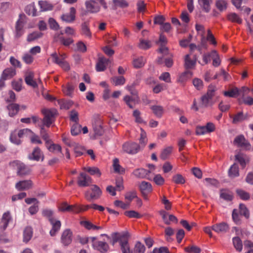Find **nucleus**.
I'll list each match as a JSON object with an SVG mask.
<instances>
[{
  "label": "nucleus",
  "instance_id": "obj_35",
  "mask_svg": "<svg viewBox=\"0 0 253 253\" xmlns=\"http://www.w3.org/2000/svg\"><path fill=\"white\" fill-rule=\"evenodd\" d=\"M151 109L153 113L158 118H161L164 113V108L160 105H153L151 106Z\"/></svg>",
  "mask_w": 253,
  "mask_h": 253
},
{
  "label": "nucleus",
  "instance_id": "obj_34",
  "mask_svg": "<svg viewBox=\"0 0 253 253\" xmlns=\"http://www.w3.org/2000/svg\"><path fill=\"white\" fill-rule=\"evenodd\" d=\"M111 80L115 86L122 85L126 82V79L123 76H115L112 77Z\"/></svg>",
  "mask_w": 253,
  "mask_h": 253
},
{
  "label": "nucleus",
  "instance_id": "obj_23",
  "mask_svg": "<svg viewBox=\"0 0 253 253\" xmlns=\"http://www.w3.org/2000/svg\"><path fill=\"white\" fill-rule=\"evenodd\" d=\"M24 25V20L19 19L16 24L15 37L17 38L20 37L24 33L23 28Z\"/></svg>",
  "mask_w": 253,
  "mask_h": 253
},
{
  "label": "nucleus",
  "instance_id": "obj_40",
  "mask_svg": "<svg viewBox=\"0 0 253 253\" xmlns=\"http://www.w3.org/2000/svg\"><path fill=\"white\" fill-rule=\"evenodd\" d=\"M232 241L235 248L237 251L240 252L243 248V244L241 240L238 237H235L233 238Z\"/></svg>",
  "mask_w": 253,
  "mask_h": 253
},
{
  "label": "nucleus",
  "instance_id": "obj_24",
  "mask_svg": "<svg viewBox=\"0 0 253 253\" xmlns=\"http://www.w3.org/2000/svg\"><path fill=\"white\" fill-rule=\"evenodd\" d=\"M235 158L243 168L246 167L247 163L249 162V159L247 156L242 153L237 154L235 156Z\"/></svg>",
  "mask_w": 253,
  "mask_h": 253
},
{
  "label": "nucleus",
  "instance_id": "obj_53",
  "mask_svg": "<svg viewBox=\"0 0 253 253\" xmlns=\"http://www.w3.org/2000/svg\"><path fill=\"white\" fill-rule=\"evenodd\" d=\"M239 94V89L237 87H235L229 91L224 92V95L225 96L234 97Z\"/></svg>",
  "mask_w": 253,
  "mask_h": 253
},
{
  "label": "nucleus",
  "instance_id": "obj_61",
  "mask_svg": "<svg viewBox=\"0 0 253 253\" xmlns=\"http://www.w3.org/2000/svg\"><path fill=\"white\" fill-rule=\"evenodd\" d=\"M247 118V115H244L242 112L238 113L233 118V123H237L244 121Z\"/></svg>",
  "mask_w": 253,
  "mask_h": 253
},
{
  "label": "nucleus",
  "instance_id": "obj_57",
  "mask_svg": "<svg viewBox=\"0 0 253 253\" xmlns=\"http://www.w3.org/2000/svg\"><path fill=\"white\" fill-rule=\"evenodd\" d=\"M236 192L239 197L243 200H248L250 199V194L244 190L237 189Z\"/></svg>",
  "mask_w": 253,
  "mask_h": 253
},
{
  "label": "nucleus",
  "instance_id": "obj_29",
  "mask_svg": "<svg viewBox=\"0 0 253 253\" xmlns=\"http://www.w3.org/2000/svg\"><path fill=\"white\" fill-rule=\"evenodd\" d=\"M211 2L212 0H198L199 5L206 12L210 11Z\"/></svg>",
  "mask_w": 253,
  "mask_h": 253
},
{
  "label": "nucleus",
  "instance_id": "obj_36",
  "mask_svg": "<svg viewBox=\"0 0 253 253\" xmlns=\"http://www.w3.org/2000/svg\"><path fill=\"white\" fill-rule=\"evenodd\" d=\"M42 35L43 34L41 32H34L28 35L27 40L29 42H31L41 38Z\"/></svg>",
  "mask_w": 253,
  "mask_h": 253
},
{
  "label": "nucleus",
  "instance_id": "obj_55",
  "mask_svg": "<svg viewBox=\"0 0 253 253\" xmlns=\"http://www.w3.org/2000/svg\"><path fill=\"white\" fill-rule=\"evenodd\" d=\"M74 89V85L68 84L65 86L63 87V90L64 93L69 96H71Z\"/></svg>",
  "mask_w": 253,
  "mask_h": 253
},
{
  "label": "nucleus",
  "instance_id": "obj_50",
  "mask_svg": "<svg viewBox=\"0 0 253 253\" xmlns=\"http://www.w3.org/2000/svg\"><path fill=\"white\" fill-rule=\"evenodd\" d=\"M239 212L240 215H244L246 218H248L250 216L249 211L244 204H240Z\"/></svg>",
  "mask_w": 253,
  "mask_h": 253
},
{
  "label": "nucleus",
  "instance_id": "obj_26",
  "mask_svg": "<svg viewBox=\"0 0 253 253\" xmlns=\"http://www.w3.org/2000/svg\"><path fill=\"white\" fill-rule=\"evenodd\" d=\"M16 74L15 69L13 68H8L5 69L2 74L1 77L6 80L11 79Z\"/></svg>",
  "mask_w": 253,
  "mask_h": 253
},
{
  "label": "nucleus",
  "instance_id": "obj_30",
  "mask_svg": "<svg viewBox=\"0 0 253 253\" xmlns=\"http://www.w3.org/2000/svg\"><path fill=\"white\" fill-rule=\"evenodd\" d=\"M81 224L88 230H99L103 229L102 226L95 225L87 220L82 221L81 222Z\"/></svg>",
  "mask_w": 253,
  "mask_h": 253
},
{
  "label": "nucleus",
  "instance_id": "obj_16",
  "mask_svg": "<svg viewBox=\"0 0 253 253\" xmlns=\"http://www.w3.org/2000/svg\"><path fill=\"white\" fill-rule=\"evenodd\" d=\"M211 228L218 233H224L229 230V226L225 222H221L213 225Z\"/></svg>",
  "mask_w": 253,
  "mask_h": 253
},
{
  "label": "nucleus",
  "instance_id": "obj_22",
  "mask_svg": "<svg viewBox=\"0 0 253 253\" xmlns=\"http://www.w3.org/2000/svg\"><path fill=\"white\" fill-rule=\"evenodd\" d=\"M34 75L32 72L27 73L25 76V81L27 84L36 88L38 86V84L34 80Z\"/></svg>",
  "mask_w": 253,
  "mask_h": 253
},
{
  "label": "nucleus",
  "instance_id": "obj_54",
  "mask_svg": "<svg viewBox=\"0 0 253 253\" xmlns=\"http://www.w3.org/2000/svg\"><path fill=\"white\" fill-rule=\"evenodd\" d=\"M228 19L233 22L241 24L242 22V19L235 13H230L228 15Z\"/></svg>",
  "mask_w": 253,
  "mask_h": 253
},
{
  "label": "nucleus",
  "instance_id": "obj_6",
  "mask_svg": "<svg viewBox=\"0 0 253 253\" xmlns=\"http://www.w3.org/2000/svg\"><path fill=\"white\" fill-rule=\"evenodd\" d=\"M234 143L238 147H241L245 150H250L251 144L246 139L243 135H240L236 136L234 140Z\"/></svg>",
  "mask_w": 253,
  "mask_h": 253
},
{
  "label": "nucleus",
  "instance_id": "obj_15",
  "mask_svg": "<svg viewBox=\"0 0 253 253\" xmlns=\"http://www.w3.org/2000/svg\"><path fill=\"white\" fill-rule=\"evenodd\" d=\"M72 232L70 229L64 231L61 236V242L65 246H68L72 242Z\"/></svg>",
  "mask_w": 253,
  "mask_h": 253
},
{
  "label": "nucleus",
  "instance_id": "obj_4",
  "mask_svg": "<svg viewBox=\"0 0 253 253\" xmlns=\"http://www.w3.org/2000/svg\"><path fill=\"white\" fill-rule=\"evenodd\" d=\"M140 146L135 142H127L123 146L124 151L129 154H135L138 152Z\"/></svg>",
  "mask_w": 253,
  "mask_h": 253
},
{
  "label": "nucleus",
  "instance_id": "obj_52",
  "mask_svg": "<svg viewBox=\"0 0 253 253\" xmlns=\"http://www.w3.org/2000/svg\"><path fill=\"white\" fill-rule=\"evenodd\" d=\"M151 46V42L150 41L141 39L140 40V43L139 44V47L140 48L146 50Z\"/></svg>",
  "mask_w": 253,
  "mask_h": 253
},
{
  "label": "nucleus",
  "instance_id": "obj_3",
  "mask_svg": "<svg viewBox=\"0 0 253 253\" xmlns=\"http://www.w3.org/2000/svg\"><path fill=\"white\" fill-rule=\"evenodd\" d=\"M42 113L44 116L43 119V125L47 127H49L54 121V118L56 115L57 111L54 109H43L42 111Z\"/></svg>",
  "mask_w": 253,
  "mask_h": 253
},
{
  "label": "nucleus",
  "instance_id": "obj_11",
  "mask_svg": "<svg viewBox=\"0 0 253 253\" xmlns=\"http://www.w3.org/2000/svg\"><path fill=\"white\" fill-rule=\"evenodd\" d=\"M33 182L31 180H22L15 184V188L18 191L26 190L32 188Z\"/></svg>",
  "mask_w": 253,
  "mask_h": 253
},
{
  "label": "nucleus",
  "instance_id": "obj_62",
  "mask_svg": "<svg viewBox=\"0 0 253 253\" xmlns=\"http://www.w3.org/2000/svg\"><path fill=\"white\" fill-rule=\"evenodd\" d=\"M125 214L129 218H140L141 217V215L135 211H126Z\"/></svg>",
  "mask_w": 253,
  "mask_h": 253
},
{
  "label": "nucleus",
  "instance_id": "obj_9",
  "mask_svg": "<svg viewBox=\"0 0 253 253\" xmlns=\"http://www.w3.org/2000/svg\"><path fill=\"white\" fill-rule=\"evenodd\" d=\"M76 10L75 8L72 7L70 9V13L62 14L61 16V19L63 21L66 23H72L76 19Z\"/></svg>",
  "mask_w": 253,
  "mask_h": 253
},
{
  "label": "nucleus",
  "instance_id": "obj_13",
  "mask_svg": "<svg viewBox=\"0 0 253 253\" xmlns=\"http://www.w3.org/2000/svg\"><path fill=\"white\" fill-rule=\"evenodd\" d=\"M11 219L10 213L9 212H5L3 214L1 219H0V230H4Z\"/></svg>",
  "mask_w": 253,
  "mask_h": 253
},
{
  "label": "nucleus",
  "instance_id": "obj_8",
  "mask_svg": "<svg viewBox=\"0 0 253 253\" xmlns=\"http://www.w3.org/2000/svg\"><path fill=\"white\" fill-rule=\"evenodd\" d=\"M91 182V177L84 172H81L78 178V184L81 187L88 186Z\"/></svg>",
  "mask_w": 253,
  "mask_h": 253
},
{
  "label": "nucleus",
  "instance_id": "obj_17",
  "mask_svg": "<svg viewBox=\"0 0 253 253\" xmlns=\"http://www.w3.org/2000/svg\"><path fill=\"white\" fill-rule=\"evenodd\" d=\"M109 61V60L105 57H100L96 65V71L98 72L104 71Z\"/></svg>",
  "mask_w": 253,
  "mask_h": 253
},
{
  "label": "nucleus",
  "instance_id": "obj_21",
  "mask_svg": "<svg viewBox=\"0 0 253 253\" xmlns=\"http://www.w3.org/2000/svg\"><path fill=\"white\" fill-rule=\"evenodd\" d=\"M59 211H72L77 212L78 209L75 206L69 205L66 202L62 203L58 208Z\"/></svg>",
  "mask_w": 253,
  "mask_h": 253
},
{
  "label": "nucleus",
  "instance_id": "obj_28",
  "mask_svg": "<svg viewBox=\"0 0 253 253\" xmlns=\"http://www.w3.org/2000/svg\"><path fill=\"white\" fill-rule=\"evenodd\" d=\"M39 5L42 11L51 10L53 7V5L47 1L40 0L39 1Z\"/></svg>",
  "mask_w": 253,
  "mask_h": 253
},
{
  "label": "nucleus",
  "instance_id": "obj_10",
  "mask_svg": "<svg viewBox=\"0 0 253 253\" xmlns=\"http://www.w3.org/2000/svg\"><path fill=\"white\" fill-rule=\"evenodd\" d=\"M51 57L52 59V61L58 64L64 70H68L70 69V66L69 64L65 60H59L58 55L56 52L52 53L51 54Z\"/></svg>",
  "mask_w": 253,
  "mask_h": 253
},
{
  "label": "nucleus",
  "instance_id": "obj_25",
  "mask_svg": "<svg viewBox=\"0 0 253 253\" xmlns=\"http://www.w3.org/2000/svg\"><path fill=\"white\" fill-rule=\"evenodd\" d=\"M201 103L200 106L201 107H208L213 105L212 98L203 95L201 98Z\"/></svg>",
  "mask_w": 253,
  "mask_h": 253
},
{
  "label": "nucleus",
  "instance_id": "obj_12",
  "mask_svg": "<svg viewBox=\"0 0 253 253\" xmlns=\"http://www.w3.org/2000/svg\"><path fill=\"white\" fill-rule=\"evenodd\" d=\"M29 158L30 160L39 161L41 159L42 161H43L44 159V155L39 147H36L32 153L29 155Z\"/></svg>",
  "mask_w": 253,
  "mask_h": 253
},
{
  "label": "nucleus",
  "instance_id": "obj_5",
  "mask_svg": "<svg viewBox=\"0 0 253 253\" xmlns=\"http://www.w3.org/2000/svg\"><path fill=\"white\" fill-rule=\"evenodd\" d=\"M98 0H89L85 2L87 11L91 13H95L100 11Z\"/></svg>",
  "mask_w": 253,
  "mask_h": 253
},
{
  "label": "nucleus",
  "instance_id": "obj_51",
  "mask_svg": "<svg viewBox=\"0 0 253 253\" xmlns=\"http://www.w3.org/2000/svg\"><path fill=\"white\" fill-rule=\"evenodd\" d=\"M172 150V146H169L164 149L161 152L160 157L163 160L167 159L170 154L171 153Z\"/></svg>",
  "mask_w": 253,
  "mask_h": 253
},
{
  "label": "nucleus",
  "instance_id": "obj_31",
  "mask_svg": "<svg viewBox=\"0 0 253 253\" xmlns=\"http://www.w3.org/2000/svg\"><path fill=\"white\" fill-rule=\"evenodd\" d=\"M184 61V66L186 69L193 68L195 67L196 63V59H191L189 54H187L185 56Z\"/></svg>",
  "mask_w": 253,
  "mask_h": 253
},
{
  "label": "nucleus",
  "instance_id": "obj_42",
  "mask_svg": "<svg viewBox=\"0 0 253 253\" xmlns=\"http://www.w3.org/2000/svg\"><path fill=\"white\" fill-rule=\"evenodd\" d=\"M25 11L27 14L29 15L35 16L37 15V10L36 9L34 4H30L28 5L25 9Z\"/></svg>",
  "mask_w": 253,
  "mask_h": 253
},
{
  "label": "nucleus",
  "instance_id": "obj_58",
  "mask_svg": "<svg viewBox=\"0 0 253 253\" xmlns=\"http://www.w3.org/2000/svg\"><path fill=\"white\" fill-rule=\"evenodd\" d=\"M23 80L22 79H19L17 81H14L12 82V85L13 88L17 91H20L22 89V84Z\"/></svg>",
  "mask_w": 253,
  "mask_h": 253
},
{
  "label": "nucleus",
  "instance_id": "obj_14",
  "mask_svg": "<svg viewBox=\"0 0 253 253\" xmlns=\"http://www.w3.org/2000/svg\"><path fill=\"white\" fill-rule=\"evenodd\" d=\"M93 248L101 253H105L108 251L109 247L106 242L99 241L93 244Z\"/></svg>",
  "mask_w": 253,
  "mask_h": 253
},
{
  "label": "nucleus",
  "instance_id": "obj_46",
  "mask_svg": "<svg viewBox=\"0 0 253 253\" xmlns=\"http://www.w3.org/2000/svg\"><path fill=\"white\" fill-rule=\"evenodd\" d=\"M10 140L12 143L16 145H19L21 143V141L20 138L18 137L16 130H14L11 132L10 136Z\"/></svg>",
  "mask_w": 253,
  "mask_h": 253
},
{
  "label": "nucleus",
  "instance_id": "obj_38",
  "mask_svg": "<svg viewBox=\"0 0 253 253\" xmlns=\"http://www.w3.org/2000/svg\"><path fill=\"white\" fill-rule=\"evenodd\" d=\"M145 246L139 241L136 242L134 249V253H144L145 252Z\"/></svg>",
  "mask_w": 253,
  "mask_h": 253
},
{
  "label": "nucleus",
  "instance_id": "obj_63",
  "mask_svg": "<svg viewBox=\"0 0 253 253\" xmlns=\"http://www.w3.org/2000/svg\"><path fill=\"white\" fill-rule=\"evenodd\" d=\"M173 181L176 184H183L185 183V179L183 176L180 174H177L173 176Z\"/></svg>",
  "mask_w": 253,
  "mask_h": 253
},
{
  "label": "nucleus",
  "instance_id": "obj_64",
  "mask_svg": "<svg viewBox=\"0 0 253 253\" xmlns=\"http://www.w3.org/2000/svg\"><path fill=\"white\" fill-rule=\"evenodd\" d=\"M48 24L50 29L54 30H57L59 29V25L58 23L53 18H49L48 19Z\"/></svg>",
  "mask_w": 253,
  "mask_h": 253
},
{
  "label": "nucleus",
  "instance_id": "obj_20",
  "mask_svg": "<svg viewBox=\"0 0 253 253\" xmlns=\"http://www.w3.org/2000/svg\"><path fill=\"white\" fill-rule=\"evenodd\" d=\"M139 189L143 195H146L152 190L151 184L145 181L141 182L139 185Z\"/></svg>",
  "mask_w": 253,
  "mask_h": 253
},
{
  "label": "nucleus",
  "instance_id": "obj_37",
  "mask_svg": "<svg viewBox=\"0 0 253 253\" xmlns=\"http://www.w3.org/2000/svg\"><path fill=\"white\" fill-rule=\"evenodd\" d=\"M47 149L51 152L54 153L55 151L61 152L62 148L60 145L51 143V141L48 144L46 145Z\"/></svg>",
  "mask_w": 253,
  "mask_h": 253
},
{
  "label": "nucleus",
  "instance_id": "obj_2",
  "mask_svg": "<svg viewBox=\"0 0 253 253\" xmlns=\"http://www.w3.org/2000/svg\"><path fill=\"white\" fill-rule=\"evenodd\" d=\"M102 195V191L96 185H92L90 188L85 191L84 196L88 201L96 200L100 198Z\"/></svg>",
  "mask_w": 253,
  "mask_h": 253
},
{
  "label": "nucleus",
  "instance_id": "obj_59",
  "mask_svg": "<svg viewBox=\"0 0 253 253\" xmlns=\"http://www.w3.org/2000/svg\"><path fill=\"white\" fill-rule=\"evenodd\" d=\"M217 55V52L215 50H213L211 53L205 54L203 56V61L205 64H208L211 60V57H214Z\"/></svg>",
  "mask_w": 253,
  "mask_h": 253
},
{
  "label": "nucleus",
  "instance_id": "obj_1",
  "mask_svg": "<svg viewBox=\"0 0 253 253\" xmlns=\"http://www.w3.org/2000/svg\"><path fill=\"white\" fill-rule=\"evenodd\" d=\"M9 166L13 169H17V174L22 176L29 174L31 172L30 168L18 160H14L9 162Z\"/></svg>",
  "mask_w": 253,
  "mask_h": 253
},
{
  "label": "nucleus",
  "instance_id": "obj_48",
  "mask_svg": "<svg viewBox=\"0 0 253 253\" xmlns=\"http://www.w3.org/2000/svg\"><path fill=\"white\" fill-rule=\"evenodd\" d=\"M193 76V73L190 71H186L183 73L179 77L178 81L183 83Z\"/></svg>",
  "mask_w": 253,
  "mask_h": 253
},
{
  "label": "nucleus",
  "instance_id": "obj_49",
  "mask_svg": "<svg viewBox=\"0 0 253 253\" xmlns=\"http://www.w3.org/2000/svg\"><path fill=\"white\" fill-rule=\"evenodd\" d=\"M84 169L91 175H96L98 176H100L101 174L100 170L96 167H87L84 168Z\"/></svg>",
  "mask_w": 253,
  "mask_h": 253
},
{
  "label": "nucleus",
  "instance_id": "obj_27",
  "mask_svg": "<svg viewBox=\"0 0 253 253\" xmlns=\"http://www.w3.org/2000/svg\"><path fill=\"white\" fill-rule=\"evenodd\" d=\"M33 236V229L30 226L26 227L23 231V241L27 243Z\"/></svg>",
  "mask_w": 253,
  "mask_h": 253
},
{
  "label": "nucleus",
  "instance_id": "obj_47",
  "mask_svg": "<svg viewBox=\"0 0 253 253\" xmlns=\"http://www.w3.org/2000/svg\"><path fill=\"white\" fill-rule=\"evenodd\" d=\"M81 132V126L78 123H74L71 128V132L73 135H77Z\"/></svg>",
  "mask_w": 253,
  "mask_h": 253
},
{
  "label": "nucleus",
  "instance_id": "obj_45",
  "mask_svg": "<svg viewBox=\"0 0 253 253\" xmlns=\"http://www.w3.org/2000/svg\"><path fill=\"white\" fill-rule=\"evenodd\" d=\"M113 168L116 172L123 173L125 172L124 169L120 165L119 160L117 158L113 160Z\"/></svg>",
  "mask_w": 253,
  "mask_h": 253
},
{
  "label": "nucleus",
  "instance_id": "obj_41",
  "mask_svg": "<svg viewBox=\"0 0 253 253\" xmlns=\"http://www.w3.org/2000/svg\"><path fill=\"white\" fill-rule=\"evenodd\" d=\"M220 196L222 199L228 201H231L233 198L232 193L226 190H221Z\"/></svg>",
  "mask_w": 253,
  "mask_h": 253
},
{
  "label": "nucleus",
  "instance_id": "obj_32",
  "mask_svg": "<svg viewBox=\"0 0 253 253\" xmlns=\"http://www.w3.org/2000/svg\"><path fill=\"white\" fill-rule=\"evenodd\" d=\"M228 175L231 178L239 176V168L237 164H234L230 167L228 170Z\"/></svg>",
  "mask_w": 253,
  "mask_h": 253
},
{
  "label": "nucleus",
  "instance_id": "obj_56",
  "mask_svg": "<svg viewBox=\"0 0 253 253\" xmlns=\"http://www.w3.org/2000/svg\"><path fill=\"white\" fill-rule=\"evenodd\" d=\"M184 251L188 253H200L201 252L200 248L194 245L185 248Z\"/></svg>",
  "mask_w": 253,
  "mask_h": 253
},
{
  "label": "nucleus",
  "instance_id": "obj_44",
  "mask_svg": "<svg viewBox=\"0 0 253 253\" xmlns=\"http://www.w3.org/2000/svg\"><path fill=\"white\" fill-rule=\"evenodd\" d=\"M119 244L122 253H130V247L128 241H121Z\"/></svg>",
  "mask_w": 253,
  "mask_h": 253
},
{
  "label": "nucleus",
  "instance_id": "obj_43",
  "mask_svg": "<svg viewBox=\"0 0 253 253\" xmlns=\"http://www.w3.org/2000/svg\"><path fill=\"white\" fill-rule=\"evenodd\" d=\"M145 62V59L143 57H140L133 60V65L134 68H139L144 66Z\"/></svg>",
  "mask_w": 253,
  "mask_h": 253
},
{
  "label": "nucleus",
  "instance_id": "obj_39",
  "mask_svg": "<svg viewBox=\"0 0 253 253\" xmlns=\"http://www.w3.org/2000/svg\"><path fill=\"white\" fill-rule=\"evenodd\" d=\"M82 34L86 37L90 38L91 37V33L86 22H84L81 26Z\"/></svg>",
  "mask_w": 253,
  "mask_h": 253
},
{
  "label": "nucleus",
  "instance_id": "obj_7",
  "mask_svg": "<svg viewBox=\"0 0 253 253\" xmlns=\"http://www.w3.org/2000/svg\"><path fill=\"white\" fill-rule=\"evenodd\" d=\"M112 238V245H114L117 242H119V244L121 241H128L129 237L128 233L127 232H123L121 233L115 232L111 234Z\"/></svg>",
  "mask_w": 253,
  "mask_h": 253
},
{
  "label": "nucleus",
  "instance_id": "obj_18",
  "mask_svg": "<svg viewBox=\"0 0 253 253\" xmlns=\"http://www.w3.org/2000/svg\"><path fill=\"white\" fill-rule=\"evenodd\" d=\"M150 173H151L150 170H147L143 168L136 169L133 171V174L139 178H146Z\"/></svg>",
  "mask_w": 253,
  "mask_h": 253
},
{
  "label": "nucleus",
  "instance_id": "obj_60",
  "mask_svg": "<svg viewBox=\"0 0 253 253\" xmlns=\"http://www.w3.org/2000/svg\"><path fill=\"white\" fill-rule=\"evenodd\" d=\"M216 6L220 11H223L227 8V2L224 0H218L216 2Z\"/></svg>",
  "mask_w": 253,
  "mask_h": 253
},
{
  "label": "nucleus",
  "instance_id": "obj_33",
  "mask_svg": "<svg viewBox=\"0 0 253 253\" xmlns=\"http://www.w3.org/2000/svg\"><path fill=\"white\" fill-rule=\"evenodd\" d=\"M7 109L9 111V115L10 117H13L18 113L19 106L17 104L12 103L7 106Z\"/></svg>",
  "mask_w": 253,
  "mask_h": 253
},
{
  "label": "nucleus",
  "instance_id": "obj_19",
  "mask_svg": "<svg viewBox=\"0 0 253 253\" xmlns=\"http://www.w3.org/2000/svg\"><path fill=\"white\" fill-rule=\"evenodd\" d=\"M50 222L52 225V229L50 230L49 233L51 236H54L56 233L59 231L61 224L59 220H55V219H50Z\"/></svg>",
  "mask_w": 253,
  "mask_h": 253
}]
</instances>
